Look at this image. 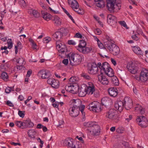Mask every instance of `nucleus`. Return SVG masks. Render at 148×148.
<instances>
[{
	"label": "nucleus",
	"instance_id": "f257e3e1",
	"mask_svg": "<svg viewBox=\"0 0 148 148\" xmlns=\"http://www.w3.org/2000/svg\"><path fill=\"white\" fill-rule=\"evenodd\" d=\"M132 101L131 98H125L124 100L116 101L114 104L115 108L120 112L122 111L123 107L127 110H129L132 107Z\"/></svg>",
	"mask_w": 148,
	"mask_h": 148
},
{
	"label": "nucleus",
	"instance_id": "f03ea898",
	"mask_svg": "<svg viewBox=\"0 0 148 148\" xmlns=\"http://www.w3.org/2000/svg\"><path fill=\"white\" fill-rule=\"evenodd\" d=\"M63 36L62 33L60 31L57 32L53 36V39L55 40H58L56 42V47L60 53L62 54H66L67 50L66 46L62 45L60 42V39Z\"/></svg>",
	"mask_w": 148,
	"mask_h": 148
},
{
	"label": "nucleus",
	"instance_id": "7ed1b4c3",
	"mask_svg": "<svg viewBox=\"0 0 148 148\" xmlns=\"http://www.w3.org/2000/svg\"><path fill=\"white\" fill-rule=\"evenodd\" d=\"M84 126L90 128V132L94 135H98L100 133V127L95 122L89 121L85 122L83 124Z\"/></svg>",
	"mask_w": 148,
	"mask_h": 148
},
{
	"label": "nucleus",
	"instance_id": "20e7f679",
	"mask_svg": "<svg viewBox=\"0 0 148 148\" xmlns=\"http://www.w3.org/2000/svg\"><path fill=\"white\" fill-rule=\"evenodd\" d=\"M67 52V51H66ZM67 57L69 58L70 64L72 66H75L79 64L82 60V57L79 54L71 52L70 53L66 54Z\"/></svg>",
	"mask_w": 148,
	"mask_h": 148
},
{
	"label": "nucleus",
	"instance_id": "39448f33",
	"mask_svg": "<svg viewBox=\"0 0 148 148\" xmlns=\"http://www.w3.org/2000/svg\"><path fill=\"white\" fill-rule=\"evenodd\" d=\"M121 1L120 0H107V7L111 12L114 11V9L118 10L121 8Z\"/></svg>",
	"mask_w": 148,
	"mask_h": 148
},
{
	"label": "nucleus",
	"instance_id": "423d86ee",
	"mask_svg": "<svg viewBox=\"0 0 148 148\" xmlns=\"http://www.w3.org/2000/svg\"><path fill=\"white\" fill-rule=\"evenodd\" d=\"M106 47L110 51L113 55L116 56L119 53L120 49L115 44H114L106 43Z\"/></svg>",
	"mask_w": 148,
	"mask_h": 148
},
{
	"label": "nucleus",
	"instance_id": "0eeeda50",
	"mask_svg": "<svg viewBox=\"0 0 148 148\" xmlns=\"http://www.w3.org/2000/svg\"><path fill=\"white\" fill-rule=\"evenodd\" d=\"M87 109L94 112H98L101 110L100 104L97 101H94L87 106Z\"/></svg>",
	"mask_w": 148,
	"mask_h": 148
},
{
	"label": "nucleus",
	"instance_id": "6e6552de",
	"mask_svg": "<svg viewBox=\"0 0 148 148\" xmlns=\"http://www.w3.org/2000/svg\"><path fill=\"white\" fill-rule=\"evenodd\" d=\"M136 121L138 124L143 127H146L148 125V120L144 116H139Z\"/></svg>",
	"mask_w": 148,
	"mask_h": 148
},
{
	"label": "nucleus",
	"instance_id": "1a4fd4ad",
	"mask_svg": "<svg viewBox=\"0 0 148 148\" xmlns=\"http://www.w3.org/2000/svg\"><path fill=\"white\" fill-rule=\"evenodd\" d=\"M137 80H140L142 82L146 81L148 79V70L143 69L141 71L140 76L137 78Z\"/></svg>",
	"mask_w": 148,
	"mask_h": 148
},
{
	"label": "nucleus",
	"instance_id": "9d476101",
	"mask_svg": "<svg viewBox=\"0 0 148 148\" xmlns=\"http://www.w3.org/2000/svg\"><path fill=\"white\" fill-rule=\"evenodd\" d=\"M99 81L102 84L106 85L109 83L108 79L104 76L102 72H101L100 74L98 75Z\"/></svg>",
	"mask_w": 148,
	"mask_h": 148
},
{
	"label": "nucleus",
	"instance_id": "9b49d317",
	"mask_svg": "<svg viewBox=\"0 0 148 148\" xmlns=\"http://www.w3.org/2000/svg\"><path fill=\"white\" fill-rule=\"evenodd\" d=\"M70 115L73 117H75L77 116L79 112V109H77L74 107H71L69 110Z\"/></svg>",
	"mask_w": 148,
	"mask_h": 148
},
{
	"label": "nucleus",
	"instance_id": "f8f14e48",
	"mask_svg": "<svg viewBox=\"0 0 148 148\" xmlns=\"http://www.w3.org/2000/svg\"><path fill=\"white\" fill-rule=\"evenodd\" d=\"M107 22L111 26L115 25L117 23L116 18L112 14H109L107 16Z\"/></svg>",
	"mask_w": 148,
	"mask_h": 148
},
{
	"label": "nucleus",
	"instance_id": "ddd939ff",
	"mask_svg": "<svg viewBox=\"0 0 148 148\" xmlns=\"http://www.w3.org/2000/svg\"><path fill=\"white\" fill-rule=\"evenodd\" d=\"M88 72L91 74H95L98 72V67L96 64L93 63L90 68H88Z\"/></svg>",
	"mask_w": 148,
	"mask_h": 148
},
{
	"label": "nucleus",
	"instance_id": "4468645a",
	"mask_svg": "<svg viewBox=\"0 0 148 148\" xmlns=\"http://www.w3.org/2000/svg\"><path fill=\"white\" fill-rule=\"evenodd\" d=\"M71 101L73 106L72 107H74L77 109L79 110L80 109V107L82 105L81 101L79 99H73L71 100Z\"/></svg>",
	"mask_w": 148,
	"mask_h": 148
},
{
	"label": "nucleus",
	"instance_id": "2eb2a0df",
	"mask_svg": "<svg viewBox=\"0 0 148 148\" xmlns=\"http://www.w3.org/2000/svg\"><path fill=\"white\" fill-rule=\"evenodd\" d=\"M38 74L43 79L48 78L51 75L50 72L48 70H41L39 72Z\"/></svg>",
	"mask_w": 148,
	"mask_h": 148
},
{
	"label": "nucleus",
	"instance_id": "dca6fc26",
	"mask_svg": "<svg viewBox=\"0 0 148 148\" xmlns=\"http://www.w3.org/2000/svg\"><path fill=\"white\" fill-rule=\"evenodd\" d=\"M109 95L111 97H115L117 96L118 94L117 89L115 87H111L108 89Z\"/></svg>",
	"mask_w": 148,
	"mask_h": 148
},
{
	"label": "nucleus",
	"instance_id": "f3484780",
	"mask_svg": "<svg viewBox=\"0 0 148 148\" xmlns=\"http://www.w3.org/2000/svg\"><path fill=\"white\" fill-rule=\"evenodd\" d=\"M107 66V68L105 70H103V71L109 77H113L114 75L113 69L109 66L108 64Z\"/></svg>",
	"mask_w": 148,
	"mask_h": 148
},
{
	"label": "nucleus",
	"instance_id": "a211bd4d",
	"mask_svg": "<svg viewBox=\"0 0 148 148\" xmlns=\"http://www.w3.org/2000/svg\"><path fill=\"white\" fill-rule=\"evenodd\" d=\"M115 110L113 109H111L106 113V116L110 119L114 120L116 117L115 116Z\"/></svg>",
	"mask_w": 148,
	"mask_h": 148
},
{
	"label": "nucleus",
	"instance_id": "6ab92c4d",
	"mask_svg": "<svg viewBox=\"0 0 148 148\" xmlns=\"http://www.w3.org/2000/svg\"><path fill=\"white\" fill-rule=\"evenodd\" d=\"M68 1L69 4L71 5V7L73 10L77 9L79 5L78 2L76 0H68Z\"/></svg>",
	"mask_w": 148,
	"mask_h": 148
},
{
	"label": "nucleus",
	"instance_id": "aec40b11",
	"mask_svg": "<svg viewBox=\"0 0 148 148\" xmlns=\"http://www.w3.org/2000/svg\"><path fill=\"white\" fill-rule=\"evenodd\" d=\"M52 21H54V23L56 26H58L62 24V19L57 16H54L53 17Z\"/></svg>",
	"mask_w": 148,
	"mask_h": 148
},
{
	"label": "nucleus",
	"instance_id": "412c9836",
	"mask_svg": "<svg viewBox=\"0 0 148 148\" xmlns=\"http://www.w3.org/2000/svg\"><path fill=\"white\" fill-rule=\"evenodd\" d=\"M111 102V100L106 97H103L101 100L102 105L105 106L106 107L110 104Z\"/></svg>",
	"mask_w": 148,
	"mask_h": 148
},
{
	"label": "nucleus",
	"instance_id": "4be33fe9",
	"mask_svg": "<svg viewBox=\"0 0 148 148\" xmlns=\"http://www.w3.org/2000/svg\"><path fill=\"white\" fill-rule=\"evenodd\" d=\"M63 143L64 145H67L71 148H78V147H76L75 145L74 144L73 141L71 140H64Z\"/></svg>",
	"mask_w": 148,
	"mask_h": 148
},
{
	"label": "nucleus",
	"instance_id": "5701e85b",
	"mask_svg": "<svg viewBox=\"0 0 148 148\" xmlns=\"http://www.w3.org/2000/svg\"><path fill=\"white\" fill-rule=\"evenodd\" d=\"M127 68L130 72L133 74L136 73L138 71V67L132 64L127 66Z\"/></svg>",
	"mask_w": 148,
	"mask_h": 148
},
{
	"label": "nucleus",
	"instance_id": "b1692460",
	"mask_svg": "<svg viewBox=\"0 0 148 148\" xmlns=\"http://www.w3.org/2000/svg\"><path fill=\"white\" fill-rule=\"evenodd\" d=\"M80 43L78 45L77 49L80 52H81L82 49H84L86 46V42L83 40H80Z\"/></svg>",
	"mask_w": 148,
	"mask_h": 148
},
{
	"label": "nucleus",
	"instance_id": "393cba45",
	"mask_svg": "<svg viewBox=\"0 0 148 148\" xmlns=\"http://www.w3.org/2000/svg\"><path fill=\"white\" fill-rule=\"evenodd\" d=\"M86 88V90L87 93L88 94H92L95 91V86L92 85L91 86H88L85 87Z\"/></svg>",
	"mask_w": 148,
	"mask_h": 148
},
{
	"label": "nucleus",
	"instance_id": "a878e982",
	"mask_svg": "<svg viewBox=\"0 0 148 148\" xmlns=\"http://www.w3.org/2000/svg\"><path fill=\"white\" fill-rule=\"evenodd\" d=\"M78 92L79 96L81 97L85 96L87 93L85 87H81L80 88H79Z\"/></svg>",
	"mask_w": 148,
	"mask_h": 148
},
{
	"label": "nucleus",
	"instance_id": "bb28decb",
	"mask_svg": "<svg viewBox=\"0 0 148 148\" xmlns=\"http://www.w3.org/2000/svg\"><path fill=\"white\" fill-rule=\"evenodd\" d=\"M108 63L105 62L103 63L101 65V63L99 62L97 64V66L100 69V72H102L103 70L107 68V66L108 65Z\"/></svg>",
	"mask_w": 148,
	"mask_h": 148
},
{
	"label": "nucleus",
	"instance_id": "cd10ccee",
	"mask_svg": "<svg viewBox=\"0 0 148 148\" xmlns=\"http://www.w3.org/2000/svg\"><path fill=\"white\" fill-rule=\"evenodd\" d=\"M24 127L27 128L32 127L34 126V124L30 120H27L24 122V123H22Z\"/></svg>",
	"mask_w": 148,
	"mask_h": 148
},
{
	"label": "nucleus",
	"instance_id": "c85d7f7f",
	"mask_svg": "<svg viewBox=\"0 0 148 148\" xmlns=\"http://www.w3.org/2000/svg\"><path fill=\"white\" fill-rule=\"evenodd\" d=\"M133 51L135 53L137 54L142 55L143 54L141 50L138 46H134L133 47Z\"/></svg>",
	"mask_w": 148,
	"mask_h": 148
},
{
	"label": "nucleus",
	"instance_id": "c756f323",
	"mask_svg": "<svg viewBox=\"0 0 148 148\" xmlns=\"http://www.w3.org/2000/svg\"><path fill=\"white\" fill-rule=\"evenodd\" d=\"M16 61L17 63L20 66H24L25 64L24 59L22 57H20L16 59Z\"/></svg>",
	"mask_w": 148,
	"mask_h": 148
},
{
	"label": "nucleus",
	"instance_id": "7c9ffc66",
	"mask_svg": "<svg viewBox=\"0 0 148 148\" xmlns=\"http://www.w3.org/2000/svg\"><path fill=\"white\" fill-rule=\"evenodd\" d=\"M73 84L72 83H70L65 86V90L66 91L69 92L71 93H73V91H74V90L72 88Z\"/></svg>",
	"mask_w": 148,
	"mask_h": 148
},
{
	"label": "nucleus",
	"instance_id": "2f4dec72",
	"mask_svg": "<svg viewBox=\"0 0 148 148\" xmlns=\"http://www.w3.org/2000/svg\"><path fill=\"white\" fill-rule=\"evenodd\" d=\"M29 12L30 14H32L35 17L38 18L40 16V14L38 12L35 10L30 9Z\"/></svg>",
	"mask_w": 148,
	"mask_h": 148
},
{
	"label": "nucleus",
	"instance_id": "473e14b6",
	"mask_svg": "<svg viewBox=\"0 0 148 148\" xmlns=\"http://www.w3.org/2000/svg\"><path fill=\"white\" fill-rule=\"evenodd\" d=\"M111 82L112 84L115 86H118L119 85V80L117 77L114 76L112 77Z\"/></svg>",
	"mask_w": 148,
	"mask_h": 148
},
{
	"label": "nucleus",
	"instance_id": "72a5a7b5",
	"mask_svg": "<svg viewBox=\"0 0 148 148\" xmlns=\"http://www.w3.org/2000/svg\"><path fill=\"white\" fill-rule=\"evenodd\" d=\"M42 15L44 19L47 21H49L50 19L51 16L50 14L46 12L42 13Z\"/></svg>",
	"mask_w": 148,
	"mask_h": 148
},
{
	"label": "nucleus",
	"instance_id": "f704fd0d",
	"mask_svg": "<svg viewBox=\"0 0 148 148\" xmlns=\"http://www.w3.org/2000/svg\"><path fill=\"white\" fill-rule=\"evenodd\" d=\"M22 48V46L21 42L18 41L17 42V45L15 47V53L16 54L18 52V49H21Z\"/></svg>",
	"mask_w": 148,
	"mask_h": 148
},
{
	"label": "nucleus",
	"instance_id": "c9c22d12",
	"mask_svg": "<svg viewBox=\"0 0 148 148\" xmlns=\"http://www.w3.org/2000/svg\"><path fill=\"white\" fill-rule=\"evenodd\" d=\"M135 110L137 111H139L140 112V113L142 114H144L145 113V110L144 109L142 108L141 106L138 105L137 107H135Z\"/></svg>",
	"mask_w": 148,
	"mask_h": 148
},
{
	"label": "nucleus",
	"instance_id": "e433bc0d",
	"mask_svg": "<svg viewBox=\"0 0 148 148\" xmlns=\"http://www.w3.org/2000/svg\"><path fill=\"white\" fill-rule=\"evenodd\" d=\"M106 38L107 41L105 42V46L106 44L107 43H108L109 44L111 43V44H114V41L112 39V38L110 37H109L108 36H106Z\"/></svg>",
	"mask_w": 148,
	"mask_h": 148
},
{
	"label": "nucleus",
	"instance_id": "4c0bfd02",
	"mask_svg": "<svg viewBox=\"0 0 148 148\" xmlns=\"http://www.w3.org/2000/svg\"><path fill=\"white\" fill-rule=\"evenodd\" d=\"M92 49V48L90 47H85L84 49H82L81 52L84 53H86L90 52Z\"/></svg>",
	"mask_w": 148,
	"mask_h": 148
},
{
	"label": "nucleus",
	"instance_id": "58836bf2",
	"mask_svg": "<svg viewBox=\"0 0 148 148\" xmlns=\"http://www.w3.org/2000/svg\"><path fill=\"white\" fill-rule=\"evenodd\" d=\"M18 3L22 8H25L26 7V2L24 0H19Z\"/></svg>",
	"mask_w": 148,
	"mask_h": 148
},
{
	"label": "nucleus",
	"instance_id": "ea45409f",
	"mask_svg": "<svg viewBox=\"0 0 148 148\" xmlns=\"http://www.w3.org/2000/svg\"><path fill=\"white\" fill-rule=\"evenodd\" d=\"M60 82L56 80L55 79V81H54L53 83L52 86L53 88H57L59 86Z\"/></svg>",
	"mask_w": 148,
	"mask_h": 148
},
{
	"label": "nucleus",
	"instance_id": "a19ab883",
	"mask_svg": "<svg viewBox=\"0 0 148 148\" xmlns=\"http://www.w3.org/2000/svg\"><path fill=\"white\" fill-rule=\"evenodd\" d=\"M64 12L68 15L69 17L71 19L73 23H75V22L74 19H73L72 16L70 15V14L64 8H62Z\"/></svg>",
	"mask_w": 148,
	"mask_h": 148
},
{
	"label": "nucleus",
	"instance_id": "79ce46f5",
	"mask_svg": "<svg viewBox=\"0 0 148 148\" xmlns=\"http://www.w3.org/2000/svg\"><path fill=\"white\" fill-rule=\"evenodd\" d=\"M29 41L32 44V47L33 49H36L37 45L34 42L33 40L31 38L29 39Z\"/></svg>",
	"mask_w": 148,
	"mask_h": 148
},
{
	"label": "nucleus",
	"instance_id": "37998d69",
	"mask_svg": "<svg viewBox=\"0 0 148 148\" xmlns=\"http://www.w3.org/2000/svg\"><path fill=\"white\" fill-rule=\"evenodd\" d=\"M7 43L8 44V48L9 49H11L13 45L12 41L11 39H8L7 41Z\"/></svg>",
	"mask_w": 148,
	"mask_h": 148
},
{
	"label": "nucleus",
	"instance_id": "c03bdc74",
	"mask_svg": "<svg viewBox=\"0 0 148 148\" xmlns=\"http://www.w3.org/2000/svg\"><path fill=\"white\" fill-rule=\"evenodd\" d=\"M1 77L3 80L7 79L8 78L7 74L5 72H3L2 73Z\"/></svg>",
	"mask_w": 148,
	"mask_h": 148
},
{
	"label": "nucleus",
	"instance_id": "a18cd8bd",
	"mask_svg": "<svg viewBox=\"0 0 148 148\" xmlns=\"http://www.w3.org/2000/svg\"><path fill=\"white\" fill-rule=\"evenodd\" d=\"M98 2L96 3V5L98 7L100 8H103L104 6V3L103 1H97Z\"/></svg>",
	"mask_w": 148,
	"mask_h": 148
},
{
	"label": "nucleus",
	"instance_id": "49530a36",
	"mask_svg": "<svg viewBox=\"0 0 148 148\" xmlns=\"http://www.w3.org/2000/svg\"><path fill=\"white\" fill-rule=\"evenodd\" d=\"M54 81H55V79H54L53 78H50L48 79L47 82L48 84H50L52 86Z\"/></svg>",
	"mask_w": 148,
	"mask_h": 148
},
{
	"label": "nucleus",
	"instance_id": "de8ad7c7",
	"mask_svg": "<svg viewBox=\"0 0 148 148\" xmlns=\"http://www.w3.org/2000/svg\"><path fill=\"white\" fill-rule=\"evenodd\" d=\"M85 107V106L84 105H82L80 107V109H79V111H81L82 115L83 116V117H84V116H85V113L84 112Z\"/></svg>",
	"mask_w": 148,
	"mask_h": 148
},
{
	"label": "nucleus",
	"instance_id": "09e8293b",
	"mask_svg": "<svg viewBox=\"0 0 148 148\" xmlns=\"http://www.w3.org/2000/svg\"><path fill=\"white\" fill-rule=\"evenodd\" d=\"M77 80V79L76 77H73L69 79V81L71 83H74Z\"/></svg>",
	"mask_w": 148,
	"mask_h": 148
},
{
	"label": "nucleus",
	"instance_id": "8fccbe9b",
	"mask_svg": "<svg viewBox=\"0 0 148 148\" xmlns=\"http://www.w3.org/2000/svg\"><path fill=\"white\" fill-rule=\"evenodd\" d=\"M24 123V122H21V121H17L16 122V124L19 127H21L22 126H24V125H23V124H22V123Z\"/></svg>",
	"mask_w": 148,
	"mask_h": 148
},
{
	"label": "nucleus",
	"instance_id": "3c124183",
	"mask_svg": "<svg viewBox=\"0 0 148 148\" xmlns=\"http://www.w3.org/2000/svg\"><path fill=\"white\" fill-rule=\"evenodd\" d=\"M120 24L124 27H126L127 29H128V27H127V25L126 24L125 22L124 21H121L119 22Z\"/></svg>",
	"mask_w": 148,
	"mask_h": 148
},
{
	"label": "nucleus",
	"instance_id": "603ef678",
	"mask_svg": "<svg viewBox=\"0 0 148 148\" xmlns=\"http://www.w3.org/2000/svg\"><path fill=\"white\" fill-rule=\"evenodd\" d=\"M24 112L19 110L18 112V114L20 117L23 118L25 116Z\"/></svg>",
	"mask_w": 148,
	"mask_h": 148
},
{
	"label": "nucleus",
	"instance_id": "864d4df0",
	"mask_svg": "<svg viewBox=\"0 0 148 148\" xmlns=\"http://www.w3.org/2000/svg\"><path fill=\"white\" fill-rule=\"evenodd\" d=\"M74 10L77 13L79 14H82L84 13V12L83 10L79 9L78 11H77L76 10L74 9Z\"/></svg>",
	"mask_w": 148,
	"mask_h": 148
},
{
	"label": "nucleus",
	"instance_id": "5fc2aeb1",
	"mask_svg": "<svg viewBox=\"0 0 148 148\" xmlns=\"http://www.w3.org/2000/svg\"><path fill=\"white\" fill-rule=\"evenodd\" d=\"M51 40V38L50 37L45 38L43 39L44 42L46 43H48Z\"/></svg>",
	"mask_w": 148,
	"mask_h": 148
},
{
	"label": "nucleus",
	"instance_id": "6e6d98bb",
	"mask_svg": "<svg viewBox=\"0 0 148 148\" xmlns=\"http://www.w3.org/2000/svg\"><path fill=\"white\" fill-rule=\"evenodd\" d=\"M74 37H77L83 39V38H82L83 37L82 36L81 34H80L79 33H77L75 35Z\"/></svg>",
	"mask_w": 148,
	"mask_h": 148
},
{
	"label": "nucleus",
	"instance_id": "4d7b16f0",
	"mask_svg": "<svg viewBox=\"0 0 148 148\" xmlns=\"http://www.w3.org/2000/svg\"><path fill=\"white\" fill-rule=\"evenodd\" d=\"M132 38L133 39L136 41H137L139 39V38L135 34L132 35Z\"/></svg>",
	"mask_w": 148,
	"mask_h": 148
},
{
	"label": "nucleus",
	"instance_id": "13d9d810",
	"mask_svg": "<svg viewBox=\"0 0 148 148\" xmlns=\"http://www.w3.org/2000/svg\"><path fill=\"white\" fill-rule=\"evenodd\" d=\"M68 44L69 45H75L76 43L73 40H69L68 41Z\"/></svg>",
	"mask_w": 148,
	"mask_h": 148
},
{
	"label": "nucleus",
	"instance_id": "bf43d9fd",
	"mask_svg": "<svg viewBox=\"0 0 148 148\" xmlns=\"http://www.w3.org/2000/svg\"><path fill=\"white\" fill-rule=\"evenodd\" d=\"M68 60L65 59L63 60L62 61V63L64 64L65 65H67L68 63Z\"/></svg>",
	"mask_w": 148,
	"mask_h": 148
},
{
	"label": "nucleus",
	"instance_id": "052dcab7",
	"mask_svg": "<svg viewBox=\"0 0 148 148\" xmlns=\"http://www.w3.org/2000/svg\"><path fill=\"white\" fill-rule=\"evenodd\" d=\"M82 76L84 78L86 79H89L90 78V77L88 75L86 74H82Z\"/></svg>",
	"mask_w": 148,
	"mask_h": 148
},
{
	"label": "nucleus",
	"instance_id": "680f3d73",
	"mask_svg": "<svg viewBox=\"0 0 148 148\" xmlns=\"http://www.w3.org/2000/svg\"><path fill=\"white\" fill-rule=\"evenodd\" d=\"M11 91V89L9 87L6 88L5 89V92L7 93H9Z\"/></svg>",
	"mask_w": 148,
	"mask_h": 148
},
{
	"label": "nucleus",
	"instance_id": "e2e57ef3",
	"mask_svg": "<svg viewBox=\"0 0 148 148\" xmlns=\"http://www.w3.org/2000/svg\"><path fill=\"white\" fill-rule=\"evenodd\" d=\"M6 104L7 105L10 107H13L14 106L13 103L9 101H7Z\"/></svg>",
	"mask_w": 148,
	"mask_h": 148
},
{
	"label": "nucleus",
	"instance_id": "0e129e2a",
	"mask_svg": "<svg viewBox=\"0 0 148 148\" xmlns=\"http://www.w3.org/2000/svg\"><path fill=\"white\" fill-rule=\"evenodd\" d=\"M94 92V95L95 97H97L99 96V94L98 91L95 90V91Z\"/></svg>",
	"mask_w": 148,
	"mask_h": 148
},
{
	"label": "nucleus",
	"instance_id": "69168bd1",
	"mask_svg": "<svg viewBox=\"0 0 148 148\" xmlns=\"http://www.w3.org/2000/svg\"><path fill=\"white\" fill-rule=\"evenodd\" d=\"M132 118V115H129V118H125V120L127 121V122H129V121L131 120Z\"/></svg>",
	"mask_w": 148,
	"mask_h": 148
},
{
	"label": "nucleus",
	"instance_id": "338daca9",
	"mask_svg": "<svg viewBox=\"0 0 148 148\" xmlns=\"http://www.w3.org/2000/svg\"><path fill=\"white\" fill-rule=\"evenodd\" d=\"M59 104V103L58 102H55V103H53L52 105L54 107L58 108Z\"/></svg>",
	"mask_w": 148,
	"mask_h": 148
},
{
	"label": "nucleus",
	"instance_id": "774afa93",
	"mask_svg": "<svg viewBox=\"0 0 148 148\" xmlns=\"http://www.w3.org/2000/svg\"><path fill=\"white\" fill-rule=\"evenodd\" d=\"M32 73V71L31 70H29L27 72V76L29 77L31 75Z\"/></svg>",
	"mask_w": 148,
	"mask_h": 148
}]
</instances>
